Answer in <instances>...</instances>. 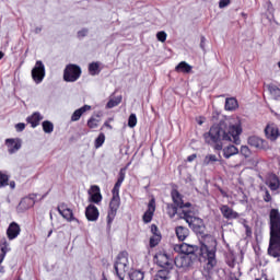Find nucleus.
<instances>
[{
	"instance_id": "1",
	"label": "nucleus",
	"mask_w": 280,
	"mask_h": 280,
	"mask_svg": "<svg viewBox=\"0 0 280 280\" xmlns=\"http://www.w3.org/2000/svg\"><path fill=\"white\" fill-rule=\"evenodd\" d=\"M174 250H176V253H182V255H197L199 261H208L207 266L210 269L218 266V259H215L218 241L213 235L199 236V247L197 245L183 243L180 245H175Z\"/></svg>"
},
{
	"instance_id": "2",
	"label": "nucleus",
	"mask_w": 280,
	"mask_h": 280,
	"mask_svg": "<svg viewBox=\"0 0 280 280\" xmlns=\"http://www.w3.org/2000/svg\"><path fill=\"white\" fill-rule=\"evenodd\" d=\"M240 135H242V126L232 125L226 129L223 125H212L210 130L203 135V139L208 145H212L219 152L224 148L222 141H231L240 145Z\"/></svg>"
},
{
	"instance_id": "3",
	"label": "nucleus",
	"mask_w": 280,
	"mask_h": 280,
	"mask_svg": "<svg viewBox=\"0 0 280 280\" xmlns=\"http://www.w3.org/2000/svg\"><path fill=\"white\" fill-rule=\"evenodd\" d=\"M267 255L279 259L280 257V212L272 208L269 212V246Z\"/></svg>"
},
{
	"instance_id": "4",
	"label": "nucleus",
	"mask_w": 280,
	"mask_h": 280,
	"mask_svg": "<svg viewBox=\"0 0 280 280\" xmlns=\"http://www.w3.org/2000/svg\"><path fill=\"white\" fill-rule=\"evenodd\" d=\"M184 213V219L187 222V224L190 226V229L199 235V237H202V235H211V234H205V221L200 218H196L191 215V212L189 211H183Z\"/></svg>"
},
{
	"instance_id": "5",
	"label": "nucleus",
	"mask_w": 280,
	"mask_h": 280,
	"mask_svg": "<svg viewBox=\"0 0 280 280\" xmlns=\"http://www.w3.org/2000/svg\"><path fill=\"white\" fill-rule=\"evenodd\" d=\"M82 75V68L75 63H69L63 70L65 82H78Z\"/></svg>"
},
{
	"instance_id": "6",
	"label": "nucleus",
	"mask_w": 280,
	"mask_h": 280,
	"mask_svg": "<svg viewBox=\"0 0 280 280\" xmlns=\"http://www.w3.org/2000/svg\"><path fill=\"white\" fill-rule=\"evenodd\" d=\"M114 269L117 277H121L128 272V252L124 250L117 255Z\"/></svg>"
},
{
	"instance_id": "7",
	"label": "nucleus",
	"mask_w": 280,
	"mask_h": 280,
	"mask_svg": "<svg viewBox=\"0 0 280 280\" xmlns=\"http://www.w3.org/2000/svg\"><path fill=\"white\" fill-rule=\"evenodd\" d=\"M119 207H121V199L113 198L109 201L108 212H107V229L110 231V226L115 218H117V211H119Z\"/></svg>"
},
{
	"instance_id": "8",
	"label": "nucleus",
	"mask_w": 280,
	"mask_h": 280,
	"mask_svg": "<svg viewBox=\"0 0 280 280\" xmlns=\"http://www.w3.org/2000/svg\"><path fill=\"white\" fill-rule=\"evenodd\" d=\"M154 259L158 266H160V268H163L160 270H167L170 277V270L174 268V265L172 264V259H170V256H167L164 252H159L158 254H155Z\"/></svg>"
},
{
	"instance_id": "9",
	"label": "nucleus",
	"mask_w": 280,
	"mask_h": 280,
	"mask_svg": "<svg viewBox=\"0 0 280 280\" xmlns=\"http://www.w3.org/2000/svg\"><path fill=\"white\" fill-rule=\"evenodd\" d=\"M32 79L36 84H40L45 80V65L43 61L37 60L35 67L32 69Z\"/></svg>"
},
{
	"instance_id": "10",
	"label": "nucleus",
	"mask_w": 280,
	"mask_h": 280,
	"mask_svg": "<svg viewBox=\"0 0 280 280\" xmlns=\"http://www.w3.org/2000/svg\"><path fill=\"white\" fill-rule=\"evenodd\" d=\"M156 211V199L152 197L148 203V209L142 215L144 224H150L154 218V212Z\"/></svg>"
},
{
	"instance_id": "11",
	"label": "nucleus",
	"mask_w": 280,
	"mask_h": 280,
	"mask_svg": "<svg viewBox=\"0 0 280 280\" xmlns=\"http://www.w3.org/2000/svg\"><path fill=\"white\" fill-rule=\"evenodd\" d=\"M57 211L68 222H78V219L73 217V210H71L67 203H60L57 207Z\"/></svg>"
},
{
	"instance_id": "12",
	"label": "nucleus",
	"mask_w": 280,
	"mask_h": 280,
	"mask_svg": "<svg viewBox=\"0 0 280 280\" xmlns=\"http://www.w3.org/2000/svg\"><path fill=\"white\" fill-rule=\"evenodd\" d=\"M89 202H93V205H101L104 198L102 196V190L97 185L91 186V189L89 190Z\"/></svg>"
},
{
	"instance_id": "13",
	"label": "nucleus",
	"mask_w": 280,
	"mask_h": 280,
	"mask_svg": "<svg viewBox=\"0 0 280 280\" xmlns=\"http://www.w3.org/2000/svg\"><path fill=\"white\" fill-rule=\"evenodd\" d=\"M151 233L152 236L149 241L150 248H155V246H159L161 244V240H163V236L161 235V231L159 230V226L156 224L151 225Z\"/></svg>"
},
{
	"instance_id": "14",
	"label": "nucleus",
	"mask_w": 280,
	"mask_h": 280,
	"mask_svg": "<svg viewBox=\"0 0 280 280\" xmlns=\"http://www.w3.org/2000/svg\"><path fill=\"white\" fill-rule=\"evenodd\" d=\"M4 143L8 148L9 154H16L22 147L21 139L19 138H8L5 139Z\"/></svg>"
},
{
	"instance_id": "15",
	"label": "nucleus",
	"mask_w": 280,
	"mask_h": 280,
	"mask_svg": "<svg viewBox=\"0 0 280 280\" xmlns=\"http://www.w3.org/2000/svg\"><path fill=\"white\" fill-rule=\"evenodd\" d=\"M85 218L89 222H97V220H100V209H97L95 205L90 203L85 208Z\"/></svg>"
},
{
	"instance_id": "16",
	"label": "nucleus",
	"mask_w": 280,
	"mask_h": 280,
	"mask_svg": "<svg viewBox=\"0 0 280 280\" xmlns=\"http://www.w3.org/2000/svg\"><path fill=\"white\" fill-rule=\"evenodd\" d=\"M265 136L269 141H277L280 137L279 127L275 124H269L265 128Z\"/></svg>"
},
{
	"instance_id": "17",
	"label": "nucleus",
	"mask_w": 280,
	"mask_h": 280,
	"mask_svg": "<svg viewBox=\"0 0 280 280\" xmlns=\"http://www.w3.org/2000/svg\"><path fill=\"white\" fill-rule=\"evenodd\" d=\"M266 185L269 187L270 191H279L280 189V178L277 174L271 173L267 176Z\"/></svg>"
},
{
	"instance_id": "18",
	"label": "nucleus",
	"mask_w": 280,
	"mask_h": 280,
	"mask_svg": "<svg viewBox=\"0 0 280 280\" xmlns=\"http://www.w3.org/2000/svg\"><path fill=\"white\" fill-rule=\"evenodd\" d=\"M21 235V225L16 222L10 223L9 228L7 229V236L8 240H16Z\"/></svg>"
},
{
	"instance_id": "19",
	"label": "nucleus",
	"mask_w": 280,
	"mask_h": 280,
	"mask_svg": "<svg viewBox=\"0 0 280 280\" xmlns=\"http://www.w3.org/2000/svg\"><path fill=\"white\" fill-rule=\"evenodd\" d=\"M220 211H221L223 218H225V220H237V218H240V213H237L235 210H233L228 205L221 206Z\"/></svg>"
},
{
	"instance_id": "20",
	"label": "nucleus",
	"mask_w": 280,
	"mask_h": 280,
	"mask_svg": "<svg viewBox=\"0 0 280 280\" xmlns=\"http://www.w3.org/2000/svg\"><path fill=\"white\" fill-rule=\"evenodd\" d=\"M34 205H36V201L34 200V198L32 197H25L23 198L19 206H18V210L19 211H27V209H32V207H34Z\"/></svg>"
},
{
	"instance_id": "21",
	"label": "nucleus",
	"mask_w": 280,
	"mask_h": 280,
	"mask_svg": "<svg viewBox=\"0 0 280 280\" xmlns=\"http://www.w3.org/2000/svg\"><path fill=\"white\" fill-rule=\"evenodd\" d=\"M43 121V115L38 112H34L31 116L26 118V122L31 125V128H37Z\"/></svg>"
},
{
	"instance_id": "22",
	"label": "nucleus",
	"mask_w": 280,
	"mask_h": 280,
	"mask_svg": "<svg viewBox=\"0 0 280 280\" xmlns=\"http://www.w3.org/2000/svg\"><path fill=\"white\" fill-rule=\"evenodd\" d=\"M10 253V244L8 243V238L3 237L0 240V266L3 264V259Z\"/></svg>"
},
{
	"instance_id": "23",
	"label": "nucleus",
	"mask_w": 280,
	"mask_h": 280,
	"mask_svg": "<svg viewBox=\"0 0 280 280\" xmlns=\"http://www.w3.org/2000/svg\"><path fill=\"white\" fill-rule=\"evenodd\" d=\"M266 143L268 142L257 136H252L248 138V144L252 145V148L264 150V148H266Z\"/></svg>"
},
{
	"instance_id": "24",
	"label": "nucleus",
	"mask_w": 280,
	"mask_h": 280,
	"mask_svg": "<svg viewBox=\"0 0 280 280\" xmlns=\"http://www.w3.org/2000/svg\"><path fill=\"white\" fill-rule=\"evenodd\" d=\"M175 235L179 242H185V240H187V237H189V229H187L183 225H179V226L175 228Z\"/></svg>"
},
{
	"instance_id": "25",
	"label": "nucleus",
	"mask_w": 280,
	"mask_h": 280,
	"mask_svg": "<svg viewBox=\"0 0 280 280\" xmlns=\"http://www.w3.org/2000/svg\"><path fill=\"white\" fill-rule=\"evenodd\" d=\"M171 198L174 202L173 205H175L179 209H183L184 207L183 195H180V192L177 189H173L171 191Z\"/></svg>"
},
{
	"instance_id": "26",
	"label": "nucleus",
	"mask_w": 280,
	"mask_h": 280,
	"mask_svg": "<svg viewBox=\"0 0 280 280\" xmlns=\"http://www.w3.org/2000/svg\"><path fill=\"white\" fill-rule=\"evenodd\" d=\"M101 122H102V116L100 114L93 115L88 120V128H90V130L98 128Z\"/></svg>"
},
{
	"instance_id": "27",
	"label": "nucleus",
	"mask_w": 280,
	"mask_h": 280,
	"mask_svg": "<svg viewBox=\"0 0 280 280\" xmlns=\"http://www.w3.org/2000/svg\"><path fill=\"white\" fill-rule=\"evenodd\" d=\"M191 65L187 63L186 61H180L176 67L175 71L176 73H191Z\"/></svg>"
},
{
	"instance_id": "28",
	"label": "nucleus",
	"mask_w": 280,
	"mask_h": 280,
	"mask_svg": "<svg viewBox=\"0 0 280 280\" xmlns=\"http://www.w3.org/2000/svg\"><path fill=\"white\" fill-rule=\"evenodd\" d=\"M89 110H91V105H84L81 108L74 110L71 116V121H80V117H82V114Z\"/></svg>"
},
{
	"instance_id": "29",
	"label": "nucleus",
	"mask_w": 280,
	"mask_h": 280,
	"mask_svg": "<svg viewBox=\"0 0 280 280\" xmlns=\"http://www.w3.org/2000/svg\"><path fill=\"white\" fill-rule=\"evenodd\" d=\"M235 154H240V149L233 144L223 149L224 159H231V156H235Z\"/></svg>"
},
{
	"instance_id": "30",
	"label": "nucleus",
	"mask_w": 280,
	"mask_h": 280,
	"mask_svg": "<svg viewBox=\"0 0 280 280\" xmlns=\"http://www.w3.org/2000/svg\"><path fill=\"white\" fill-rule=\"evenodd\" d=\"M174 264L177 268H187L189 266V258L185 256L175 257Z\"/></svg>"
},
{
	"instance_id": "31",
	"label": "nucleus",
	"mask_w": 280,
	"mask_h": 280,
	"mask_svg": "<svg viewBox=\"0 0 280 280\" xmlns=\"http://www.w3.org/2000/svg\"><path fill=\"white\" fill-rule=\"evenodd\" d=\"M240 105L237 104V100L234 97L226 98L225 101V110H235Z\"/></svg>"
},
{
	"instance_id": "32",
	"label": "nucleus",
	"mask_w": 280,
	"mask_h": 280,
	"mask_svg": "<svg viewBox=\"0 0 280 280\" xmlns=\"http://www.w3.org/2000/svg\"><path fill=\"white\" fill-rule=\"evenodd\" d=\"M166 213L168 217L174 218L178 213V206L175 203H167Z\"/></svg>"
},
{
	"instance_id": "33",
	"label": "nucleus",
	"mask_w": 280,
	"mask_h": 280,
	"mask_svg": "<svg viewBox=\"0 0 280 280\" xmlns=\"http://www.w3.org/2000/svg\"><path fill=\"white\" fill-rule=\"evenodd\" d=\"M130 280H143L145 279V273L141 270H133L129 273Z\"/></svg>"
},
{
	"instance_id": "34",
	"label": "nucleus",
	"mask_w": 280,
	"mask_h": 280,
	"mask_svg": "<svg viewBox=\"0 0 280 280\" xmlns=\"http://www.w3.org/2000/svg\"><path fill=\"white\" fill-rule=\"evenodd\" d=\"M10 185V176L0 171V189Z\"/></svg>"
},
{
	"instance_id": "35",
	"label": "nucleus",
	"mask_w": 280,
	"mask_h": 280,
	"mask_svg": "<svg viewBox=\"0 0 280 280\" xmlns=\"http://www.w3.org/2000/svg\"><path fill=\"white\" fill-rule=\"evenodd\" d=\"M100 62H91L89 65V73L90 75H100Z\"/></svg>"
},
{
	"instance_id": "36",
	"label": "nucleus",
	"mask_w": 280,
	"mask_h": 280,
	"mask_svg": "<svg viewBox=\"0 0 280 280\" xmlns=\"http://www.w3.org/2000/svg\"><path fill=\"white\" fill-rule=\"evenodd\" d=\"M42 127H43L44 132H46V135H51V132H54V122H51L49 120L43 121Z\"/></svg>"
},
{
	"instance_id": "37",
	"label": "nucleus",
	"mask_w": 280,
	"mask_h": 280,
	"mask_svg": "<svg viewBox=\"0 0 280 280\" xmlns=\"http://www.w3.org/2000/svg\"><path fill=\"white\" fill-rule=\"evenodd\" d=\"M153 280H170L167 270H159L154 276Z\"/></svg>"
},
{
	"instance_id": "38",
	"label": "nucleus",
	"mask_w": 280,
	"mask_h": 280,
	"mask_svg": "<svg viewBox=\"0 0 280 280\" xmlns=\"http://www.w3.org/2000/svg\"><path fill=\"white\" fill-rule=\"evenodd\" d=\"M211 163H218V156L215 154H208L203 159V165H211Z\"/></svg>"
},
{
	"instance_id": "39",
	"label": "nucleus",
	"mask_w": 280,
	"mask_h": 280,
	"mask_svg": "<svg viewBox=\"0 0 280 280\" xmlns=\"http://www.w3.org/2000/svg\"><path fill=\"white\" fill-rule=\"evenodd\" d=\"M105 141H106V136L104 135V132H101L98 137L95 139V142H94L95 148L96 149L102 148Z\"/></svg>"
},
{
	"instance_id": "40",
	"label": "nucleus",
	"mask_w": 280,
	"mask_h": 280,
	"mask_svg": "<svg viewBox=\"0 0 280 280\" xmlns=\"http://www.w3.org/2000/svg\"><path fill=\"white\" fill-rule=\"evenodd\" d=\"M128 170V166H125L122 168H120L119 173H118V179L116 183H118V185H121L124 183V180H126V172Z\"/></svg>"
},
{
	"instance_id": "41",
	"label": "nucleus",
	"mask_w": 280,
	"mask_h": 280,
	"mask_svg": "<svg viewBox=\"0 0 280 280\" xmlns=\"http://www.w3.org/2000/svg\"><path fill=\"white\" fill-rule=\"evenodd\" d=\"M268 91L271 93V95H273V97H280V89L277 85H268Z\"/></svg>"
},
{
	"instance_id": "42",
	"label": "nucleus",
	"mask_w": 280,
	"mask_h": 280,
	"mask_svg": "<svg viewBox=\"0 0 280 280\" xmlns=\"http://www.w3.org/2000/svg\"><path fill=\"white\" fill-rule=\"evenodd\" d=\"M121 104V97L109 100L106 104V108H115V106H119Z\"/></svg>"
},
{
	"instance_id": "43",
	"label": "nucleus",
	"mask_w": 280,
	"mask_h": 280,
	"mask_svg": "<svg viewBox=\"0 0 280 280\" xmlns=\"http://www.w3.org/2000/svg\"><path fill=\"white\" fill-rule=\"evenodd\" d=\"M240 154H242V156H244L245 159L250 158V149L247 145H242L241 150H240Z\"/></svg>"
},
{
	"instance_id": "44",
	"label": "nucleus",
	"mask_w": 280,
	"mask_h": 280,
	"mask_svg": "<svg viewBox=\"0 0 280 280\" xmlns=\"http://www.w3.org/2000/svg\"><path fill=\"white\" fill-rule=\"evenodd\" d=\"M121 188V184H118L116 182V184L114 185V188L112 190L113 197L112 198H118L121 199V197H119V189Z\"/></svg>"
},
{
	"instance_id": "45",
	"label": "nucleus",
	"mask_w": 280,
	"mask_h": 280,
	"mask_svg": "<svg viewBox=\"0 0 280 280\" xmlns=\"http://www.w3.org/2000/svg\"><path fill=\"white\" fill-rule=\"evenodd\" d=\"M128 126L129 128H135L137 126V115L136 114H130L128 118Z\"/></svg>"
},
{
	"instance_id": "46",
	"label": "nucleus",
	"mask_w": 280,
	"mask_h": 280,
	"mask_svg": "<svg viewBox=\"0 0 280 280\" xmlns=\"http://www.w3.org/2000/svg\"><path fill=\"white\" fill-rule=\"evenodd\" d=\"M156 38L160 43H165V40H167V33H165V31H160L156 33Z\"/></svg>"
},
{
	"instance_id": "47",
	"label": "nucleus",
	"mask_w": 280,
	"mask_h": 280,
	"mask_svg": "<svg viewBox=\"0 0 280 280\" xmlns=\"http://www.w3.org/2000/svg\"><path fill=\"white\" fill-rule=\"evenodd\" d=\"M265 202H272V195H270V190L265 188V195L262 196Z\"/></svg>"
},
{
	"instance_id": "48",
	"label": "nucleus",
	"mask_w": 280,
	"mask_h": 280,
	"mask_svg": "<svg viewBox=\"0 0 280 280\" xmlns=\"http://www.w3.org/2000/svg\"><path fill=\"white\" fill-rule=\"evenodd\" d=\"M16 132H23L25 130V122H19L15 125Z\"/></svg>"
},
{
	"instance_id": "49",
	"label": "nucleus",
	"mask_w": 280,
	"mask_h": 280,
	"mask_svg": "<svg viewBox=\"0 0 280 280\" xmlns=\"http://www.w3.org/2000/svg\"><path fill=\"white\" fill-rule=\"evenodd\" d=\"M86 34H89V30H86V28H83L82 31L78 32L79 38H84V36H86Z\"/></svg>"
},
{
	"instance_id": "50",
	"label": "nucleus",
	"mask_w": 280,
	"mask_h": 280,
	"mask_svg": "<svg viewBox=\"0 0 280 280\" xmlns=\"http://www.w3.org/2000/svg\"><path fill=\"white\" fill-rule=\"evenodd\" d=\"M231 3V0H220L219 8H226Z\"/></svg>"
},
{
	"instance_id": "51",
	"label": "nucleus",
	"mask_w": 280,
	"mask_h": 280,
	"mask_svg": "<svg viewBox=\"0 0 280 280\" xmlns=\"http://www.w3.org/2000/svg\"><path fill=\"white\" fill-rule=\"evenodd\" d=\"M110 121H113V118H109L108 120H106L103 126L105 128H108L109 130H113V126L110 125Z\"/></svg>"
},
{
	"instance_id": "52",
	"label": "nucleus",
	"mask_w": 280,
	"mask_h": 280,
	"mask_svg": "<svg viewBox=\"0 0 280 280\" xmlns=\"http://www.w3.org/2000/svg\"><path fill=\"white\" fill-rule=\"evenodd\" d=\"M205 43H207V38H205V36H201V40H200L201 49H205Z\"/></svg>"
},
{
	"instance_id": "53",
	"label": "nucleus",
	"mask_w": 280,
	"mask_h": 280,
	"mask_svg": "<svg viewBox=\"0 0 280 280\" xmlns=\"http://www.w3.org/2000/svg\"><path fill=\"white\" fill-rule=\"evenodd\" d=\"M196 159H197V155H196V154H191V155H189V156L187 158V161H188L189 163H191V161H196Z\"/></svg>"
},
{
	"instance_id": "54",
	"label": "nucleus",
	"mask_w": 280,
	"mask_h": 280,
	"mask_svg": "<svg viewBox=\"0 0 280 280\" xmlns=\"http://www.w3.org/2000/svg\"><path fill=\"white\" fill-rule=\"evenodd\" d=\"M189 207H191V203L190 202H186V203H184L183 209H185V208L189 209Z\"/></svg>"
},
{
	"instance_id": "55",
	"label": "nucleus",
	"mask_w": 280,
	"mask_h": 280,
	"mask_svg": "<svg viewBox=\"0 0 280 280\" xmlns=\"http://www.w3.org/2000/svg\"><path fill=\"white\" fill-rule=\"evenodd\" d=\"M40 32H43V28H40V27L35 28V34H40Z\"/></svg>"
},
{
	"instance_id": "56",
	"label": "nucleus",
	"mask_w": 280,
	"mask_h": 280,
	"mask_svg": "<svg viewBox=\"0 0 280 280\" xmlns=\"http://www.w3.org/2000/svg\"><path fill=\"white\" fill-rule=\"evenodd\" d=\"M10 187H11V189H14V187H16V183L10 182Z\"/></svg>"
},
{
	"instance_id": "57",
	"label": "nucleus",
	"mask_w": 280,
	"mask_h": 280,
	"mask_svg": "<svg viewBox=\"0 0 280 280\" xmlns=\"http://www.w3.org/2000/svg\"><path fill=\"white\" fill-rule=\"evenodd\" d=\"M3 56H5V54H3V51H0V60H2Z\"/></svg>"
},
{
	"instance_id": "58",
	"label": "nucleus",
	"mask_w": 280,
	"mask_h": 280,
	"mask_svg": "<svg viewBox=\"0 0 280 280\" xmlns=\"http://www.w3.org/2000/svg\"><path fill=\"white\" fill-rule=\"evenodd\" d=\"M0 272H5V269L3 268V266H0Z\"/></svg>"
},
{
	"instance_id": "59",
	"label": "nucleus",
	"mask_w": 280,
	"mask_h": 280,
	"mask_svg": "<svg viewBox=\"0 0 280 280\" xmlns=\"http://www.w3.org/2000/svg\"><path fill=\"white\" fill-rule=\"evenodd\" d=\"M51 233H54V231H49V233H48V237H50L51 236Z\"/></svg>"
},
{
	"instance_id": "60",
	"label": "nucleus",
	"mask_w": 280,
	"mask_h": 280,
	"mask_svg": "<svg viewBox=\"0 0 280 280\" xmlns=\"http://www.w3.org/2000/svg\"><path fill=\"white\" fill-rule=\"evenodd\" d=\"M265 280H270V279H268V276H266V277H265ZM271 280H275V279H271Z\"/></svg>"
},
{
	"instance_id": "61",
	"label": "nucleus",
	"mask_w": 280,
	"mask_h": 280,
	"mask_svg": "<svg viewBox=\"0 0 280 280\" xmlns=\"http://www.w3.org/2000/svg\"><path fill=\"white\" fill-rule=\"evenodd\" d=\"M250 231L248 230V228H247V231H246V233L248 234Z\"/></svg>"
},
{
	"instance_id": "62",
	"label": "nucleus",
	"mask_w": 280,
	"mask_h": 280,
	"mask_svg": "<svg viewBox=\"0 0 280 280\" xmlns=\"http://www.w3.org/2000/svg\"><path fill=\"white\" fill-rule=\"evenodd\" d=\"M199 126H202V121L199 122Z\"/></svg>"
},
{
	"instance_id": "63",
	"label": "nucleus",
	"mask_w": 280,
	"mask_h": 280,
	"mask_svg": "<svg viewBox=\"0 0 280 280\" xmlns=\"http://www.w3.org/2000/svg\"><path fill=\"white\" fill-rule=\"evenodd\" d=\"M221 194L224 196V192L221 190Z\"/></svg>"
}]
</instances>
